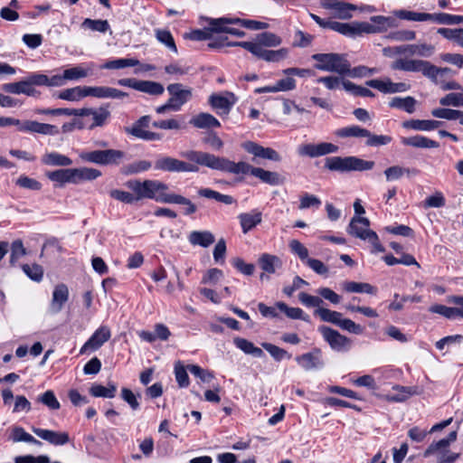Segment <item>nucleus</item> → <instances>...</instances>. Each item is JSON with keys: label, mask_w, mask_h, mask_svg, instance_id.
I'll return each instance as SVG.
<instances>
[{"label": "nucleus", "mask_w": 463, "mask_h": 463, "mask_svg": "<svg viewBox=\"0 0 463 463\" xmlns=\"http://www.w3.org/2000/svg\"><path fill=\"white\" fill-rule=\"evenodd\" d=\"M80 158L88 163L99 165H118L125 159L126 153L118 149H104L93 151H81Z\"/></svg>", "instance_id": "obj_7"}, {"label": "nucleus", "mask_w": 463, "mask_h": 463, "mask_svg": "<svg viewBox=\"0 0 463 463\" xmlns=\"http://www.w3.org/2000/svg\"><path fill=\"white\" fill-rule=\"evenodd\" d=\"M394 14L398 18L402 19V20L415 21V22H424V21L434 22V14L417 13V12L408 11V10H397L394 12Z\"/></svg>", "instance_id": "obj_40"}, {"label": "nucleus", "mask_w": 463, "mask_h": 463, "mask_svg": "<svg viewBox=\"0 0 463 463\" xmlns=\"http://www.w3.org/2000/svg\"><path fill=\"white\" fill-rule=\"evenodd\" d=\"M2 89L5 92L13 94H25L27 96H35L37 94L34 87L30 86L27 78L18 82L4 84Z\"/></svg>", "instance_id": "obj_28"}, {"label": "nucleus", "mask_w": 463, "mask_h": 463, "mask_svg": "<svg viewBox=\"0 0 463 463\" xmlns=\"http://www.w3.org/2000/svg\"><path fill=\"white\" fill-rule=\"evenodd\" d=\"M181 156L189 161H194L202 165V166L213 170L233 175L250 174L259 178L261 182L270 185H279L284 182V178L281 177L279 173L252 166L244 161L236 163L227 157L218 156L213 154L197 150H188L181 153Z\"/></svg>", "instance_id": "obj_1"}, {"label": "nucleus", "mask_w": 463, "mask_h": 463, "mask_svg": "<svg viewBox=\"0 0 463 463\" xmlns=\"http://www.w3.org/2000/svg\"><path fill=\"white\" fill-rule=\"evenodd\" d=\"M458 438L456 430L451 431L447 438L433 441L424 451L425 458L436 456L437 463H454L460 457L459 453L451 452L449 448Z\"/></svg>", "instance_id": "obj_4"}, {"label": "nucleus", "mask_w": 463, "mask_h": 463, "mask_svg": "<svg viewBox=\"0 0 463 463\" xmlns=\"http://www.w3.org/2000/svg\"><path fill=\"white\" fill-rule=\"evenodd\" d=\"M19 130L46 136H57L60 133V130L56 126L47 123H40L34 120L24 121L19 128Z\"/></svg>", "instance_id": "obj_19"}, {"label": "nucleus", "mask_w": 463, "mask_h": 463, "mask_svg": "<svg viewBox=\"0 0 463 463\" xmlns=\"http://www.w3.org/2000/svg\"><path fill=\"white\" fill-rule=\"evenodd\" d=\"M32 430L36 436L54 446H62L70 441V437L67 432L54 431L35 427H33Z\"/></svg>", "instance_id": "obj_20"}, {"label": "nucleus", "mask_w": 463, "mask_h": 463, "mask_svg": "<svg viewBox=\"0 0 463 463\" xmlns=\"http://www.w3.org/2000/svg\"><path fill=\"white\" fill-rule=\"evenodd\" d=\"M314 314L318 316L322 321L332 323L335 326H338L340 319L342 318L341 313L325 307L317 308Z\"/></svg>", "instance_id": "obj_53"}, {"label": "nucleus", "mask_w": 463, "mask_h": 463, "mask_svg": "<svg viewBox=\"0 0 463 463\" xmlns=\"http://www.w3.org/2000/svg\"><path fill=\"white\" fill-rule=\"evenodd\" d=\"M86 87H74L71 89H66L59 92L58 98L63 100L69 101H77L82 98L87 97Z\"/></svg>", "instance_id": "obj_47"}, {"label": "nucleus", "mask_w": 463, "mask_h": 463, "mask_svg": "<svg viewBox=\"0 0 463 463\" xmlns=\"http://www.w3.org/2000/svg\"><path fill=\"white\" fill-rule=\"evenodd\" d=\"M370 21L373 23L377 33H384L390 28L398 26L397 20L391 16L374 15L370 18Z\"/></svg>", "instance_id": "obj_41"}, {"label": "nucleus", "mask_w": 463, "mask_h": 463, "mask_svg": "<svg viewBox=\"0 0 463 463\" xmlns=\"http://www.w3.org/2000/svg\"><path fill=\"white\" fill-rule=\"evenodd\" d=\"M296 361L306 371L320 368L324 365L319 349L298 355L296 357Z\"/></svg>", "instance_id": "obj_23"}, {"label": "nucleus", "mask_w": 463, "mask_h": 463, "mask_svg": "<svg viewBox=\"0 0 463 463\" xmlns=\"http://www.w3.org/2000/svg\"><path fill=\"white\" fill-rule=\"evenodd\" d=\"M47 177L60 185L66 183L74 184V170L73 168L58 169L55 171L48 172Z\"/></svg>", "instance_id": "obj_36"}, {"label": "nucleus", "mask_w": 463, "mask_h": 463, "mask_svg": "<svg viewBox=\"0 0 463 463\" xmlns=\"http://www.w3.org/2000/svg\"><path fill=\"white\" fill-rule=\"evenodd\" d=\"M322 5L326 9L333 10L335 16L339 19H350L352 17L351 12L356 10L355 5L339 0L323 3Z\"/></svg>", "instance_id": "obj_26"}, {"label": "nucleus", "mask_w": 463, "mask_h": 463, "mask_svg": "<svg viewBox=\"0 0 463 463\" xmlns=\"http://www.w3.org/2000/svg\"><path fill=\"white\" fill-rule=\"evenodd\" d=\"M233 343L237 348L241 350L247 354H251L254 357H262L264 355L263 351L254 345V344L245 338L235 337Z\"/></svg>", "instance_id": "obj_42"}, {"label": "nucleus", "mask_w": 463, "mask_h": 463, "mask_svg": "<svg viewBox=\"0 0 463 463\" xmlns=\"http://www.w3.org/2000/svg\"><path fill=\"white\" fill-rule=\"evenodd\" d=\"M156 39L165 44L170 51L177 53V47L171 33L167 30L157 29L156 30Z\"/></svg>", "instance_id": "obj_57"}, {"label": "nucleus", "mask_w": 463, "mask_h": 463, "mask_svg": "<svg viewBox=\"0 0 463 463\" xmlns=\"http://www.w3.org/2000/svg\"><path fill=\"white\" fill-rule=\"evenodd\" d=\"M401 142L404 146L417 148H437L439 146L438 142L420 135L402 137Z\"/></svg>", "instance_id": "obj_30"}, {"label": "nucleus", "mask_w": 463, "mask_h": 463, "mask_svg": "<svg viewBox=\"0 0 463 463\" xmlns=\"http://www.w3.org/2000/svg\"><path fill=\"white\" fill-rule=\"evenodd\" d=\"M431 115L438 118H444L448 120H457L459 119V123L461 122V118L463 117V111L451 109H434L431 111Z\"/></svg>", "instance_id": "obj_54"}, {"label": "nucleus", "mask_w": 463, "mask_h": 463, "mask_svg": "<svg viewBox=\"0 0 463 463\" xmlns=\"http://www.w3.org/2000/svg\"><path fill=\"white\" fill-rule=\"evenodd\" d=\"M343 289L349 293H366L375 295L377 288L369 283L345 281L342 284Z\"/></svg>", "instance_id": "obj_38"}, {"label": "nucleus", "mask_w": 463, "mask_h": 463, "mask_svg": "<svg viewBox=\"0 0 463 463\" xmlns=\"http://www.w3.org/2000/svg\"><path fill=\"white\" fill-rule=\"evenodd\" d=\"M261 346L278 362L285 358H291V354H289L286 350L273 344L262 343Z\"/></svg>", "instance_id": "obj_55"}, {"label": "nucleus", "mask_w": 463, "mask_h": 463, "mask_svg": "<svg viewBox=\"0 0 463 463\" xmlns=\"http://www.w3.org/2000/svg\"><path fill=\"white\" fill-rule=\"evenodd\" d=\"M73 170L75 184L83 181H92L101 176V172L92 167L73 168Z\"/></svg>", "instance_id": "obj_39"}, {"label": "nucleus", "mask_w": 463, "mask_h": 463, "mask_svg": "<svg viewBox=\"0 0 463 463\" xmlns=\"http://www.w3.org/2000/svg\"><path fill=\"white\" fill-rule=\"evenodd\" d=\"M339 147L328 142H321L318 144L314 143H307L298 146V154L300 156H307L310 158H316L323 156H326L329 154L337 153Z\"/></svg>", "instance_id": "obj_10"}, {"label": "nucleus", "mask_w": 463, "mask_h": 463, "mask_svg": "<svg viewBox=\"0 0 463 463\" xmlns=\"http://www.w3.org/2000/svg\"><path fill=\"white\" fill-rule=\"evenodd\" d=\"M144 127H139L137 124H133L131 127L125 128V132L137 138L146 141H156L162 138L159 133L148 131Z\"/></svg>", "instance_id": "obj_33"}, {"label": "nucleus", "mask_w": 463, "mask_h": 463, "mask_svg": "<svg viewBox=\"0 0 463 463\" xmlns=\"http://www.w3.org/2000/svg\"><path fill=\"white\" fill-rule=\"evenodd\" d=\"M139 64V61L134 58H120L106 61L100 66L105 70H121L127 67H135Z\"/></svg>", "instance_id": "obj_46"}, {"label": "nucleus", "mask_w": 463, "mask_h": 463, "mask_svg": "<svg viewBox=\"0 0 463 463\" xmlns=\"http://www.w3.org/2000/svg\"><path fill=\"white\" fill-rule=\"evenodd\" d=\"M125 185L135 194L137 202L144 199H150L165 203V201H170L166 198L168 194V186L161 181L152 179H146L144 181L131 179L127 181Z\"/></svg>", "instance_id": "obj_2"}, {"label": "nucleus", "mask_w": 463, "mask_h": 463, "mask_svg": "<svg viewBox=\"0 0 463 463\" xmlns=\"http://www.w3.org/2000/svg\"><path fill=\"white\" fill-rule=\"evenodd\" d=\"M36 401L44 404L46 407L52 411L59 410L61 407V404L57 400L54 392L51 390L46 391L42 395H39Z\"/></svg>", "instance_id": "obj_56"}, {"label": "nucleus", "mask_w": 463, "mask_h": 463, "mask_svg": "<svg viewBox=\"0 0 463 463\" xmlns=\"http://www.w3.org/2000/svg\"><path fill=\"white\" fill-rule=\"evenodd\" d=\"M370 222L367 218L354 216L352 218L347 232L350 235L361 240H368L372 244L373 252H383L384 248L380 243L378 235L373 231L369 230Z\"/></svg>", "instance_id": "obj_6"}, {"label": "nucleus", "mask_w": 463, "mask_h": 463, "mask_svg": "<svg viewBox=\"0 0 463 463\" xmlns=\"http://www.w3.org/2000/svg\"><path fill=\"white\" fill-rule=\"evenodd\" d=\"M93 64H90L87 68L83 66H75L64 70V78L66 80H77L88 77L92 73Z\"/></svg>", "instance_id": "obj_45"}, {"label": "nucleus", "mask_w": 463, "mask_h": 463, "mask_svg": "<svg viewBox=\"0 0 463 463\" xmlns=\"http://www.w3.org/2000/svg\"><path fill=\"white\" fill-rule=\"evenodd\" d=\"M416 103V99L411 96L405 98L394 97L389 102V106L391 108L403 109L407 113L411 114L415 111Z\"/></svg>", "instance_id": "obj_44"}, {"label": "nucleus", "mask_w": 463, "mask_h": 463, "mask_svg": "<svg viewBox=\"0 0 463 463\" xmlns=\"http://www.w3.org/2000/svg\"><path fill=\"white\" fill-rule=\"evenodd\" d=\"M434 23L440 24H458L463 23V16L445 13L434 14Z\"/></svg>", "instance_id": "obj_63"}, {"label": "nucleus", "mask_w": 463, "mask_h": 463, "mask_svg": "<svg viewBox=\"0 0 463 463\" xmlns=\"http://www.w3.org/2000/svg\"><path fill=\"white\" fill-rule=\"evenodd\" d=\"M238 218L242 232L247 233L261 222L262 214L260 212L254 210L250 213H241Z\"/></svg>", "instance_id": "obj_29"}, {"label": "nucleus", "mask_w": 463, "mask_h": 463, "mask_svg": "<svg viewBox=\"0 0 463 463\" xmlns=\"http://www.w3.org/2000/svg\"><path fill=\"white\" fill-rule=\"evenodd\" d=\"M340 33L348 37H355L363 33H377V31L372 22H354L350 24L343 23Z\"/></svg>", "instance_id": "obj_18"}, {"label": "nucleus", "mask_w": 463, "mask_h": 463, "mask_svg": "<svg viewBox=\"0 0 463 463\" xmlns=\"http://www.w3.org/2000/svg\"><path fill=\"white\" fill-rule=\"evenodd\" d=\"M392 68L403 71L421 72L427 78L433 76L434 71L430 61L411 59H398L392 64Z\"/></svg>", "instance_id": "obj_9"}, {"label": "nucleus", "mask_w": 463, "mask_h": 463, "mask_svg": "<svg viewBox=\"0 0 463 463\" xmlns=\"http://www.w3.org/2000/svg\"><path fill=\"white\" fill-rule=\"evenodd\" d=\"M41 161L43 165L51 166H70L72 165V160L70 157L57 152L44 154Z\"/></svg>", "instance_id": "obj_34"}, {"label": "nucleus", "mask_w": 463, "mask_h": 463, "mask_svg": "<svg viewBox=\"0 0 463 463\" xmlns=\"http://www.w3.org/2000/svg\"><path fill=\"white\" fill-rule=\"evenodd\" d=\"M117 386L114 383H109L108 387L100 384H93L90 388V393L93 397L113 398L116 394Z\"/></svg>", "instance_id": "obj_52"}, {"label": "nucleus", "mask_w": 463, "mask_h": 463, "mask_svg": "<svg viewBox=\"0 0 463 463\" xmlns=\"http://www.w3.org/2000/svg\"><path fill=\"white\" fill-rule=\"evenodd\" d=\"M244 49L249 51L254 56L259 59L264 60L269 62H279L286 59L288 55V50L287 48H281L279 50H267L260 48L259 45H252L250 43L242 44Z\"/></svg>", "instance_id": "obj_12"}, {"label": "nucleus", "mask_w": 463, "mask_h": 463, "mask_svg": "<svg viewBox=\"0 0 463 463\" xmlns=\"http://www.w3.org/2000/svg\"><path fill=\"white\" fill-rule=\"evenodd\" d=\"M276 307L279 311L285 313L288 318L308 321L309 317L299 307H290L284 302H277Z\"/></svg>", "instance_id": "obj_48"}, {"label": "nucleus", "mask_w": 463, "mask_h": 463, "mask_svg": "<svg viewBox=\"0 0 463 463\" xmlns=\"http://www.w3.org/2000/svg\"><path fill=\"white\" fill-rule=\"evenodd\" d=\"M92 117V123L88 126L89 129H93L98 127H102L106 124V121L110 117V112L107 108L100 107L99 109L92 108H81L80 117Z\"/></svg>", "instance_id": "obj_22"}, {"label": "nucleus", "mask_w": 463, "mask_h": 463, "mask_svg": "<svg viewBox=\"0 0 463 463\" xmlns=\"http://www.w3.org/2000/svg\"><path fill=\"white\" fill-rule=\"evenodd\" d=\"M373 166V161L364 160L354 156H331L327 157L325 162L326 169L336 172L366 171L371 170Z\"/></svg>", "instance_id": "obj_5"}, {"label": "nucleus", "mask_w": 463, "mask_h": 463, "mask_svg": "<svg viewBox=\"0 0 463 463\" xmlns=\"http://www.w3.org/2000/svg\"><path fill=\"white\" fill-rule=\"evenodd\" d=\"M242 147L246 152L253 155L256 157L269 159L274 162H279L281 160L280 155L273 148L264 147L252 141L244 142L242 144Z\"/></svg>", "instance_id": "obj_17"}, {"label": "nucleus", "mask_w": 463, "mask_h": 463, "mask_svg": "<svg viewBox=\"0 0 463 463\" xmlns=\"http://www.w3.org/2000/svg\"><path fill=\"white\" fill-rule=\"evenodd\" d=\"M439 104L442 106H463V93L452 92L449 93L439 99Z\"/></svg>", "instance_id": "obj_64"}, {"label": "nucleus", "mask_w": 463, "mask_h": 463, "mask_svg": "<svg viewBox=\"0 0 463 463\" xmlns=\"http://www.w3.org/2000/svg\"><path fill=\"white\" fill-rule=\"evenodd\" d=\"M26 249L21 240H15L11 245L10 264L14 266L22 257L26 255Z\"/></svg>", "instance_id": "obj_58"}, {"label": "nucleus", "mask_w": 463, "mask_h": 463, "mask_svg": "<svg viewBox=\"0 0 463 463\" xmlns=\"http://www.w3.org/2000/svg\"><path fill=\"white\" fill-rule=\"evenodd\" d=\"M190 124L197 128H219L221 126L220 121L215 117L206 112H202L193 117Z\"/></svg>", "instance_id": "obj_31"}, {"label": "nucleus", "mask_w": 463, "mask_h": 463, "mask_svg": "<svg viewBox=\"0 0 463 463\" xmlns=\"http://www.w3.org/2000/svg\"><path fill=\"white\" fill-rule=\"evenodd\" d=\"M443 125L442 121L431 119H410L402 122V127L407 129L418 131H430Z\"/></svg>", "instance_id": "obj_27"}, {"label": "nucleus", "mask_w": 463, "mask_h": 463, "mask_svg": "<svg viewBox=\"0 0 463 463\" xmlns=\"http://www.w3.org/2000/svg\"><path fill=\"white\" fill-rule=\"evenodd\" d=\"M318 331L322 334L324 339L328 343L330 347L336 351L346 350L351 345V341L345 335H341L336 330L322 326Z\"/></svg>", "instance_id": "obj_13"}, {"label": "nucleus", "mask_w": 463, "mask_h": 463, "mask_svg": "<svg viewBox=\"0 0 463 463\" xmlns=\"http://www.w3.org/2000/svg\"><path fill=\"white\" fill-rule=\"evenodd\" d=\"M111 336L110 329L106 326L99 327L89 340L81 346L80 354H83L90 351L99 349Z\"/></svg>", "instance_id": "obj_15"}, {"label": "nucleus", "mask_w": 463, "mask_h": 463, "mask_svg": "<svg viewBox=\"0 0 463 463\" xmlns=\"http://www.w3.org/2000/svg\"><path fill=\"white\" fill-rule=\"evenodd\" d=\"M194 164L186 163L184 161H181L179 159L171 157V156H163L158 158L155 163V168L156 170H162L165 172H185V173H196L199 171L198 165L196 162L193 161Z\"/></svg>", "instance_id": "obj_8"}, {"label": "nucleus", "mask_w": 463, "mask_h": 463, "mask_svg": "<svg viewBox=\"0 0 463 463\" xmlns=\"http://www.w3.org/2000/svg\"><path fill=\"white\" fill-rule=\"evenodd\" d=\"M208 102L218 115L227 116L237 102V97L230 91L213 93L209 97Z\"/></svg>", "instance_id": "obj_11"}, {"label": "nucleus", "mask_w": 463, "mask_h": 463, "mask_svg": "<svg viewBox=\"0 0 463 463\" xmlns=\"http://www.w3.org/2000/svg\"><path fill=\"white\" fill-rule=\"evenodd\" d=\"M345 90L354 95L360 97H374V93L369 90L368 88L355 85L352 81L345 83Z\"/></svg>", "instance_id": "obj_62"}, {"label": "nucleus", "mask_w": 463, "mask_h": 463, "mask_svg": "<svg viewBox=\"0 0 463 463\" xmlns=\"http://www.w3.org/2000/svg\"><path fill=\"white\" fill-rule=\"evenodd\" d=\"M167 91L170 94L168 101L173 105V111H179L192 98V90L184 89L181 83H172L167 86Z\"/></svg>", "instance_id": "obj_14"}, {"label": "nucleus", "mask_w": 463, "mask_h": 463, "mask_svg": "<svg viewBox=\"0 0 463 463\" xmlns=\"http://www.w3.org/2000/svg\"><path fill=\"white\" fill-rule=\"evenodd\" d=\"M281 38L273 33L265 32L258 34L256 42H252V45L264 47H277L281 43Z\"/></svg>", "instance_id": "obj_43"}, {"label": "nucleus", "mask_w": 463, "mask_h": 463, "mask_svg": "<svg viewBox=\"0 0 463 463\" xmlns=\"http://www.w3.org/2000/svg\"><path fill=\"white\" fill-rule=\"evenodd\" d=\"M137 87L138 91L149 95L158 96L162 95L165 91V88L161 83L152 80H139Z\"/></svg>", "instance_id": "obj_50"}, {"label": "nucleus", "mask_w": 463, "mask_h": 463, "mask_svg": "<svg viewBox=\"0 0 463 463\" xmlns=\"http://www.w3.org/2000/svg\"><path fill=\"white\" fill-rule=\"evenodd\" d=\"M334 135L339 138H348V137H366L369 136V130L364 128H361L357 125H351L347 127H344L341 128H337L335 130Z\"/></svg>", "instance_id": "obj_32"}, {"label": "nucleus", "mask_w": 463, "mask_h": 463, "mask_svg": "<svg viewBox=\"0 0 463 463\" xmlns=\"http://www.w3.org/2000/svg\"><path fill=\"white\" fill-rule=\"evenodd\" d=\"M393 390L401 392V395H387L386 400L389 402H402L406 401L409 397L416 393V392L411 387H405L401 385H394Z\"/></svg>", "instance_id": "obj_60"}, {"label": "nucleus", "mask_w": 463, "mask_h": 463, "mask_svg": "<svg viewBox=\"0 0 463 463\" xmlns=\"http://www.w3.org/2000/svg\"><path fill=\"white\" fill-rule=\"evenodd\" d=\"M241 24V20L239 18L236 19H229V18H218V19H211L210 20V28L213 32L215 33H227L238 37L244 36L245 33L236 28L228 27V24Z\"/></svg>", "instance_id": "obj_21"}, {"label": "nucleus", "mask_w": 463, "mask_h": 463, "mask_svg": "<svg viewBox=\"0 0 463 463\" xmlns=\"http://www.w3.org/2000/svg\"><path fill=\"white\" fill-rule=\"evenodd\" d=\"M258 262L260 269L263 270V273L260 276L261 281L269 280V275L274 274L277 269H281L283 264L279 257L269 253L261 254Z\"/></svg>", "instance_id": "obj_16"}, {"label": "nucleus", "mask_w": 463, "mask_h": 463, "mask_svg": "<svg viewBox=\"0 0 463 463\" xmlns=\"http://www.w3.org/2000/svg\"><path fill=\"white\" fill-rule=\"evenodd\" d=\"M188 239L192 245H199L203 248L209 247L215 241L213 234L209 231H194L189 234Z\"/></svg>", "instance_id": "obj_35"}, {"label": "nucleus", "mask_w": 463, "mask_h": 463, "mask_svg": "<svg viewBox=\"0 0 463 463\" xmlns=\"http://www.w3.org/2000/svg\"><path fill=\"white\" fill-rule=\"evenodd\" d=\"M167 199L170 201H165V203H175L184 206L183 213L184 215L194 214L197 211L196 205L188 198L176 194H167Z\"/></svg>", "instance_id": "obj_37"}, {"label": "nucleus", "mask_w": 463, "mask_h": 463, "mask_svg": "<svg viewBox=\"0 0 463 463\" xmlns=\"http://www.w3.org/2000/svg\"><path fill=\"white\" fill-rule=\"evenodd\" d=\"M13 440L15 442L24 441L36 445H42V442L27 433L22 427H14L12 431Z\"/></svg>", "instance_id": "obj_59"}, {"label": "nucleus", "mask_w": 463, "mask_h": 463, "mask_svg": "<svg viewBox=\"0 0 463 463\" xmlns=\"http://www.w3.org/2000/svg\"><path fill=\"white\" fill-rule=\"evenodd\" d=\"M151 166H152V164L150 161L138 160V161H135L129 165H125L122 168L121 172H122V174H124L126 175H136V174L149 170L151 168Z\"/></svg>", "instance_id": "obj_51"}, {"label": "nucleus", "mask_w": 463, "mask_h": 463, "mask_svg": "<svg viewBox=\"0 0 463 463\" xmlns=\"http://www.w3.org/2000/svg\"><path fill=\"white\" fill-rule=\"evenodd\" d=\"M87 97L91 96L99 99H122L128 96V93L115 88L99 86L86 87Z\"/></svg>", "instance_id": "obj_24"}, {"label": "nucleus", "mask_w": 463, "mask_h": 463, "mask_svg": "<svg viewBox=\"0 0 463 463\" xmlns=\"http://www.w3.org/2000/svg\"><path fill=\"white\" fill-rule=\"evenodd\" d=\"M69 299V289L68 287L65 284H58L52 292V298L50 304V312L52 314H57L59 313L63 305L68 301Z\"/></svg>", "instance_id": "obj_25"}, {"label": "nucleus", "mask_w": 463, "mask_h": 463, "mask_svg": "<svg viewBox=\"0 0 463 463\" xmlns=\"http://www.w3.org/2000/svg\"><path fill=\"white\" fill-rule=\"evenodd\" d=\"M317 83H322L324 86L329 90H335L340 89L342 86L345 90V83L350 82V80H345L343 77L339 76H325V77H319L317 80Z\"/></svg>", "instance_id": "obj_49"}, {"label": "nucleus", "mask_w": 463, "mask_h": 463, "mask_svg": "<svg viewBox=\"0 0 463 463\" xmlns=\"http://www.w3.org/2000/svg\"><path fill=\"white\" fill-rule=\"evenodd\" d=\"M312 59L317 61L315 68L319 71L335 72L340 76H345L350 71V62L344 54L316 53Z\"/></svg>", "instance_id": "obj_3"}, {"label": "nucleus", "mask_w": 463, "mask_h": 463, "mask_svg": "<svg viewBox=\"0 0 463 463\" xmlns=\"http://www.w3.org/2000/svg\"><path fill=\"white\" fill-rule=\"evenodd\" d=\"M23 271L33 281L40 282L43 277V269L39 264H24Z\"/></svg>", "instance_id": "obj_61"}]
</instances>
